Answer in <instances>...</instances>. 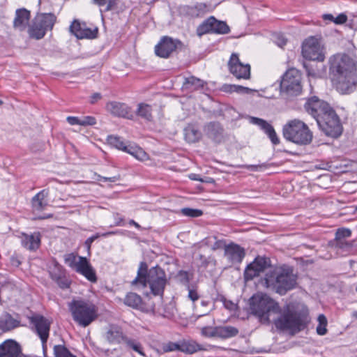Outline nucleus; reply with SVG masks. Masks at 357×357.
<instances>
[{"mask_svg": "<svg viewBox=\"0 0 357 357\" xmlns=\"http://www.w3.org/2000/svg\"><path fill=\"white\" fill-rule=\"evenodd\" d=\"M347 20V15L343 13H341L337 17H335L334 23L336 24H342L346 22Z\"/></svg>", "mask_w": 357, "mask_h": 357, "instance_id": "nucleus-59", "label": "nucleus"}, {"mask_svg": "<svg viewBox=\"0 0 357 357\" xmlns=\"http://www.w3.org/2000/svg\"><path fill=\"white\" fill-rule=\"evenodd\" d=\"M217 327L206 326L202 329V335L208 337H217Z\"/></svg>", "mask_w": 357, "mask_h": 357, "instance_id": "nucleus-46", "label": "nucleus"}, {"mask_svg": "<svg viewBox=\"0 0 357 357\" xmlns=\"http://www.w3.org/2000/svg\"><path fill=\"white\" fill-rule=\"evenodd\" d=\"M123 344L127 349L132 350L142 356H145L144 348L140 342L137 340L126 336V337H124Z\"/></svg>", "mask_w": 357, "mask_h": 357, "instance_id": "nucleus-30", "label": "nucleus"}, {"mask_svg": "<svg viewBox=\"0 0 357 357\" xmlns=\"http://www.w3.org/2000/svg\"><path fill=\"white\" fill-rule=\"evenodd\" d=\"M204 85V82L195 77H190L185 79L183 87L189 90H197L202 88Z\"/></svg>", "mask_w": 357, "mask_h": 357, "instance_id": "nucleus-34", "label": "nucleus"}, {"mask_svg": "<svg viewBox=\"0 0 357 357\" xmlns=\"http://www.w3.org/2000/svg\"><path fill=\"white\" fill-rule=\"evenodd\" d=\"M30 12L25 8L17 9L13 21V26L20 31H24L28 25Z\"/></svg>", "mask_w": 357, "mask_h": 357, "instance_id": "nucleus-20", "label": "nucleus"}, {"mask_svg": "<svg viewBox=\"0 0 357 357\" xmlns=\"http://www.w3.org/2000/svg\"><path fill=\"white\" fill-rule=\"evenodd\" d=\"M185 139L189 143L198 142L202 137V133L199 129L193 126L188 125L184 130Z\"/></svg>", "mask_w": 357, "mask_h": 357, "instance_id": "nucleus-28", "label": "nucleus"}, {"mask_svg": "<svg viewBox=\"0 0 357 357\" xmlns=\"http://www.w3.org/2000/svg\"><path fill=\"white\" fill-rule=\"evenodd\" d=\"M301 74L295 69H289L283 75L280 82L282 91L290 96H296L301 91Z\"/></svg>", "mask_w": 357, "mask_h": 357, "instance_id": "nucleus-8", "label": "nucleus"}, {"mask_svg": "<svg viewBox=\"0 0 357 357\" xmlns=\"http://www.w3.org/2000/svg\"><path fill=\"white\" fill-rule=\"evenodd\" d=\"M317 123L328 136L337 137L342 132V126L339 117L332 107L321 118H318Z\"/></svg>", "mask_w": 357, "mask_h": 357, "instance_id": "nucleus-7", "label": "nucleus"}, {"mask_svg": "<svg viewBox=\"0 0 357 357\" xmlns=\"http://www.w3.org/2000/svg\"><path fill=\"white\" fill-rule=\"evenodd\" d=\"M181 211L183 215L193 218L199 217L202 215V211L201 210L190 208H183Z\"/></svg>", "mask_w": 357, "mask_h": 357, "instance_id": "nucleus-44", "label": "nucleus"}, {"mask_svg": "<svg viewBox=\"0 0 357 357\" xmlns=\"http://www.w3.org/2000/svg\"><path fill=\"white\" fill-rule=\"evenodd\" d=\"M250 309L261 323L269 324L272 319L280 329L300 331L304 324L300 313L292 310L289 305H286L282 310L278 303L266 294L253 295L250 299Z\"/></svg>", "mask_w": 357, "mask_h": 357, "instance_id": "nucleus-1", "label": "nucleus"}, {"mask_svg": "<svg viewBox=\"0 0 357 357\" xmlns=\"http://www.w3.org/2000/svg\"><path fill=\"white\" fill-rule=\"evenodd\" d=\"M73 318L79 326L86 327L98 317L96 306L83 300H73L68 304Z\"/></svg>", "mask_w": 357, "mask_h": 357, "instance_id": "nucleus-6", "label": "nucleus"}, {"mask_svg": "<svg viewBox=\"0 0 357 357\" xmlns=\"http://www.w3.org/2000/svg\"><path fill=\"white\" fill-rule=\"evenodd\" d=\"M225 255L232 263H240L245 256L244 250L239 245L230 244L225 246Z\"/></svg>", "mask_w": 357, "mask_h": 357, "instance_id": "nucleus-19", "label": "nucleus"}, {"mask_svg": "<svg viewBox=\"0 0 357 357\" xmlns=\"http://www.w3.org/2000/svg\"><path fill=\"white\" fill-rule=\"evenodd\" d=\"M189 178L191 180L199 181H201V182L211 183V182L213 181V179L211 178H206V179H204V178H201L199 174H190L189 176Z\"/></svg>", "mask_w": 357, "mask_h": 357, "instance_id": "nucleus-56", "label": "nucleus"}, {"mask_svg": "<svg viewBox=\"0 0 357 357\" xmlns=\"http://www.w3.org/2000/svg\"><path fill=\"white\" fill-rule=\"evenodd\" d=\"M96 123V119L93 116H84L81 119V126H93Z\"/></svg>", "mask_w": 357, "mask_h": 357, "instance_id": "nucleus-53", "label": "nucleus"}, {"mask_svg": "<svg viewBox=\"0 0 357 357\" xmlns=\"http://www.w3.org/2000/svg\"><path fill=\"white\" fill-rule=\"evenodd\" d=\"M75 270L83 275L91 282H96L97 280L95 271L85 257H78L77 264Z\"/></svg>", "mask_w": 357, "mask_h": 357, "instance_id": "nucleus-17", "label": "nucleus"}, {"mask_svg": "<svg viewBox=\"0 0 357 357\" xmlns=\"http://www.w3.org/2000/svg\"><path fill=\"white\" fill-rule=\"evenodd\" d=\"M22 349L19 343L9 339L0 344V357H20Z\"/></svg>", "mask_w": 357, "mask_h": 357, "instance_id": "nucleus-16", "label": "nucleus"}, {"mask_svg": "<svg viewBox=\"0 0 357 357\" xmlns=\"http://www.w3.org/2000/svg\"><path fill=\"white\" fill-rule=\"evenodd\" d=\"M234 91L239 93H249L251 91H252V89H250L248 87H244V86H240V85H235V87H234Z\"/></svg>", "mask_w": 357, "mask_h": 357, "instance_id": "nucleus-58", "label": "nucleus"}, {"mask_svg": "<svg viewBox=\"0 0 357 357\" xmlns=\"http://www.w3.org/2000/svg\"><path fill=\"white\" fill-rule=\"evenodd\" d=\"M188 296L192 302L197 301L199 298V296L197 291L193 289H188Z\"/></svg>", "mask_w": 357, "mask_h": 357, "instance_id": "nucleus-57", "label": "nucleus"}, {"mask_svg": "<svg viewBox=\"0 0 357 357\" xmlns=\"http://www.w3.org/2000/svg\"><path fill=\"white\" fill-rule=\"evenodd\" d=\"M96 34L97 29L91 30L83 26L81 31L77 33V38H94L96 37Z\"/></svg>", "mask_w": 357, "mask_h": 357, "instance_id": "nucleus-42", "label": "nucleus"}, {"mask_svg": "<svg viewBox=\"0 0 357 357\" xmlns=\"http://www.w3.org/2000/svg\"><path fill=\"white\" fill-rule=\"evenodd\" d=\"M123 303L127 306L134 309L140 310L146 312H154L155 305L153 302L147 303V307L142 304V300L140 296L136 293L130 292L124 298Z\"/></svg>", "mask_w": 357, "mask_h": 357, "instance_id": "nucleus-15", "label": "nucleus"}, {"mask_svg": "<svg viewBox=\"0 0 357 357\" xmlns=\"http://www.w3.org/2000/svg\"><path fill=\"white\" fill-rule=\"evenodd\" d=\"M107 142L109 145L122 151H123V148L127 145L120 137L116 136L108 137Z\"/></svg>", "mask_w": 357, "mask_h": 357, "instance_id": "nucleus-39", "label": "nucleus"}, {"mask_svg": "<svg viewBox=\"0 0 357 357\" xmlns=\"http://www.w3.org/2000/svg\"><path fill=\"white\" fill-rule=\"evenodd\" d=\"M205 132L206 135L213 140H218L222 135V129L218 123H210L205 126Z\"/></svg>", "mask_w": 357, "mask_h": 357, "instance_id": "nucleus-32", "label": "nucleus"}, {"mask_svg": "<svg viewBox=\"0 0 357 357\" xmlns=\"http://www.w3.org/2000/svg\"><path fill=\"white\" fill-rule=\"evenodd\" d=\"M302 54L306 59L312 61H323L325 58L324 47L315 37H310L303 42Z\"/></svg>", "mask_w": 357, "mask_h": 357, "instance_id": "nucleus-9", "label": "nucleus"}, {"mask_svg": "<svg viewBox=\"0 0 357 357\" xmlns=\"http://www.w3.org/2000/svg\"><path fill=\"white\" fill-rule=\"evenodd\" d=\"M82 26L79 22L74 21L70 26V30L77 38V33L81 31Z\"/></svg>", "mask_w": 357, "mask_h": 357, "instance_id": "nucleus-51", "label": "nucleus"}, {"mask_svg": "<svg viewBox=\"0 0 357 357\" xmlns=\"http://www.w3.org/2000/svg\"><path fill=\"white\" fill-rule=\"evenodd\" d=\"M67 121L70 124V125H81V119H79L77 117H75V116H68L67 117Z\"/></svg>", "mask_w": 357, "mask_h": 357, "instance_id": "nucleus-61", "label": "nucleus"}, {"mask_svg": "<svg viewBox=\"0 0 357 357\" xmlns=\"http://www.w3.org/2000/svg\"><path fill=\"white\" fill-rule=\"evenodd\" d=\"M238 333V330L231 326H217V337L227 339L234 337Z\"/></svg>", "mask_w": 357, "mask_h": 357, "instance_id": "nucleus-31", "label": "nucleus"}, {"mask_svg": "<svg viewBox=\"0 0 357 357\" xmlns=\"http://www.w3.org/2000/svg\"><path fill=\"white\" fill-rule=\"evenodd\" d=\"M195 9L197 10V15H203L207 12H209L211 8L205 3H199L195 6Z\"/></svg>", "mask_w": 357, "mask_h": 357, "instance_id": "nucleus-49", "label": "nucleus"}, {"mask_svg": "<svg viewBox=\"0 0 357 357\" xmlns=\"http://www.w3.org/2000/svg\"><path fill=\"white\" fill-rule=\"evenodd\" d=\"M64 260L67 264L75 269L76 264H77L78 257H77L73 254H68L65 255Z\"/></svg>", "mask_w": 357, "mask_h": 357, "instance_id": "nucleus-47", "label": "nucleus"}, {"mask_svg": "<svg viewBox=\"0 0 357 357\" xmlns=\"http://www.w3.org/2000/svg\"><path fill=\"white\" fill-rule=\"evenodd\" d=\"M275 43L279 47H282L286 45L287 40L282 36L278 35Z\"/></svg>", "mask_w": 357, "mask_h": 357, "instance_id": "nucleus-62", "label": "nucleus"}, {"mask_svg": "<svg viewBox=\"0 0 357 357\" xmlns=\"http://www.w3.org/2000/svg\"><path fill=\"white\" fill-rule=\"evenodd\" d=\"M56 357H76L72 354L66 347L61 345H56L54 347Z\"/></svg>", "mask_w": 357, "mask_h": 357, "instance_id": "nucleus-43", "label": "nucleus"}, {"mask_svg": "<svg viewBox=\"0 0 357 357\" xmlns=\"http://www.w3.org/2000/svg\"><path fill=\"white\" fill-rule=\"evenodd\" d=\"M230 73L237 79H248L250 77V66L240 61L237 54H232L228 62Z\"/></svg>", "mask_w": 357, "mask_h": 357, "instance_id": "nucleus-13", "label": "nucleus"}, {"mask_svg": "<svg viewBox=\"0 0 357 357\" xmlns=\"http://www.w3.org/2000/svg\"><path fill=\"white\" fill-rule=\"evenodd\" d=\"M284 137L299 145L310 144L312 139V133L308 126L298 119L289 121L283 127Z\"/></svg>", "mask_w": 357, "mask_h": 357, "instance_id": "nucleus-5", "label": "nucleus"}, {"mask_svg": "<svg viewBox=\"0 0 357 357\" xmlns=\"http://www.w3.org/2000/svg\"><path fill=\"white\" fill-rule=\"evenodd\" d=\"M55 281L57 282L58 285L62 289H66L69 287L70 282L68 279L66 278L65 275H63L62 277H61V278Z\"/></svg>", "mask_w": 357, "mask_h": 357, "instance_id": "nucleus-52", "label": "nucleus"}, {"mask_svg": "<svg viewBox=\"0 0 357 357\" xmlns=\"http://www.w3.org/2000/svg\"><path fill=\"white\" fill-rule=\"evenodd\" d=\"M151 112V107L147 104L141 103L138 105L137 114L147 121L153 119Z\"/></svg>", "mask_w": 357, "mask_h": 357, "instance_id": "nucleus-36", "label": "nucleus"}, {"mask_svg": "<svg viewBox=\"0 0 357 357\" xmlns=\"http://www.w3.org/2000/svg\"><path fill=\"white\" fill-rule=\"evenodd\" d=\"M48 191L43 190L36 194L31 200V205L34 211H42L47 206V197Z\"/></svg>", "mask_w": 357, "mask_h": 357, "instance_id": "nucleus-23", "label": "nucleus"}, {"mask_svg": "<svg viewBox=\"0 0 357 357\" xmlns=\"http://www.w3.org/2000/svg\"><path fill=\"white\" fill-rule=\"evenodd\" d=\"M175 312H176V308H175L174 304L172 303H169V304H167L165 306L162 315L165 317L171 318L174 315Z\"/></svg>", "mask_w": 357, "mask_h": 357, "instance_id": "nucleus-45", "label": "nucleus"}, {"mask_svg": "<svg viewBox=\"0 0 357 357\" xmlns=\"http://www.w3.org/2000/svg\"><path fill=\"white\" fill-rule=\"evenodd\" d=\"M123 151L130 154L140 161L149 160L148 154L139 146L135 144H128L123 148Z\"/></svg>", "mask_w": 357, "mask_h": 357, "instance_id": "nucleus-27", "label": "nucleus"}, {"mask_svg": "<svg viewBox=\"0 0 357 357\" xmlns=\"http://www.w3.org/2000/svg\"><path fill=\"white\" fill-rule=\"evenodd\" d=\"M351 231L349 229L342 228L336 231V238L338 239L347 238L351 236Z\"/></svg>", "mask_w": 357, "mask_h": 357, "instance_id": "nucleus-50", "label": "nucleus"}, {"mask_svg": "<svg viewBox=\"0 0 357 357\" xmlns=\"http://www.w3.org/2000/svg\"><path fill=\"white\" fill-rule=\"evenodd\" d=\"M249 121L252 124L259 126L263 130H264L273 144H279L280 140L274 128L267 121L262 119L254 116H250Z\"/></svg>", "mask_w": 357, "mask_h": 357, "instance_id": "nucleus-18", "label": "nucleus"}, {"mask_svg": "<svg viewBox=\"0 0 357 357\" xmlns=\"http://www.w3.org/2000/svg\"><path fill=\"white\" fill-rule=\"evenodd\" d=\"M304 107L305 111L314 118L317 121L318 118H321L331 109L328 102L319 99L316 96L307 99Z\"/></svg>", "mask_w": 357, "mask_h": 357, "instance_id": "nucleus-12", "label": "nucleus"}, {"mask_svg": "<svg viewBox=\"0 0 357 357\" xmlns=\"http://www.w3.org/2000/svg\"><path fill=\"white\" fill-rule=\"evenodd\" d=\"M296 284V276L290 268H274L269 273H266L264 284L280 295L285 294Z\"/></svg>", "mask_w": 357, "mask_h": 357, "instance_id": "nucleus-4", "label": "nucleus"}, {"mask_svg": "<svg viewBox=\"0 0 357 357\" xmlns=\"http://www.w3.org/2000/svg\"><path fill=\"white\" fill-rule=\"evenodd\" d=\"M126 336L120 328L114 326H110L105 335L106 340L109 344L123 343Z\"/></svg>", "mask_w": 357, "mask_h": 357, "instance_id": "nucleus-22", "label": "nucleus"}, {"mask_svg": "<svg viewBox=\"0 0 357 357\" xmlns=\"http://www.w3.org/2000/svg\"><path fill=\"white\" fill-rule=\"evenodd\" d=\"M20 326V321L14 319L10 314L3 313L0 316V331H10Z\"/></svg>", "mask_w": 357, "mask_h": 357, "instance_id": "nucleus-25", "label": "nucleus"}, {"mask_svg": "<svg viewBox=\"0 0 357 357\" xmlns=\"http://www.w3.org/2000/svg\"><path fill=\"white\" fill-rule=\"evenodd\" d=\"M50 275L52 280H56L64 275L62 267L57 263H54L53 268H50Z\"/></svg>", "mask_w": 357, "mask_h": 357, "instance_id": "nucleus-40", "label": "nucleus"}, {"mask_svg": "<svg viewBox=\"0 0 357 357\" xmlns=\"http://www.w3.org/2000/svg\"><path fill=\"white\" fill-rule=\"evenodd\" d=\"M205 244L213 250L222 248L223 247L225 248L226 246L223 241L217 239L216 236H214L206 238L205 239Z\"/></svg>", "mask_w": 357, "mask_h": 357, "instance_id": "nucleus-37", "label": "nucleus"}, {"mask_svg": "<svg viewBox=\"0 0 357 357\" xmlns=\"http://www.w3.org/2000/svg\"><path fill=\"white\" fill-rule=\"evenodd\" d=\"M233 87H235V84H225L223 86L222 89L225 92H234V88Z\"/></svg>", "mask_w": 357, "mask_h": 357, "instance_id": "nucleus-64", "label": "nucleus"}, {"mask_svg": "<svg viewBox=\"0 0 357 357\" xmlns=\"http://www.w3.org/2000/svg\"><path fill=\"white\" fill-rule=\"evenodd\" d=\"M229 31V28L225 22H221V21H218L215 18V22H213V32L212 33L225 34V33H228Z\"/></svg>", "mask_w": 357, "mask_h": 357, "instance_id": "nucleus-38", "label": "nucleus"}, {"mask_svg": "<svg viewBox=\"0 0 357 357\" xmlns=\"http://www.w3.org/2000/svg\"><path fill=\"white\" fill-rule=\"evenodd\" d=\"M177 279L182 283H187L189 281V275L188 272L181 271L178 272L176 276Z\"/></svg>", "mask_w": 357, "mask_h": 357, "instance_id": "nucleus-54", "label": "nucleus"}, {"mask_svg": "<svg viewBox=\"0 0 357 357\" xmlns=\"http://www.w3.org/2000/svg\"><path fill=\"white\" fill-rule=\"evenodd\" d=\"M100 178L98 179L100 181H109V182H116L120 180V175H115L112 177H104V176H99Z\"/></svg>", "mask_w": 357, "mask_h": 357, "instance_id": "nucleus-60", "label": "nucleus"}, {"mask_svg": "<svg viewBox=\"0 0 357 357\" xmlns=\"http://www.w3.org/2000/svg\"><path fill=\"white\" fill-rule=\"evenodd\" d=\"M21 241L22 244L24 248L30 250H35L39 248L40 243V235L37 232L30 235L23 234Z\"/></svg>", "mask_w": 357, "mask_h": 357, "instance_id": "nucleus-24", "label": "nucleus"}, {"mask_svg": "<svg viewBox=\"0 0 357 357\" xmlns=\"http://www.w3.org/2000/svg\"><path fill=\"white\" fill-rule=\"evenodd\" d=\"M329 70L333 84L340 93L352 92L357 84V63L351 56L336 54L329 59Z\"/></svg>", "mask_w": 357, "mask_h": 357, "instance_id": "nucleus-2", "label": "nucleus"}, {"mask_svg": "<svg viewBox=\"0 0 357 357\" xmlns=\"http://www.w3.org/2000/svg\"><path fill=\"white\" fill-rule=\"evenodd\" d=\"M178 44V40L165 36L155 46V52L160 57L167 58L176 49Z\"/></svg>", "mask_w": 357, "mask_h": 357, "instance_id": "nucleus-14", "label": "nucleus"}, {"mask_svg": "<svg viewBox=\"0 0 357 357\" xmlns=\"http://www.w3.org/2000/svg\"><path fill=\"white\" fill-rule=\"evenodd\" d=\"M31 323L33 325L35 331L41 340L44 354L47 349L46 342L49 337L51 321L43 316L36 314L31 317Z\"/></svg>", "mask_w": 357, "mask_h": 357, "instance_id": "nucleus-11", "label": "nucleus"}, {"mask_svg": "<svg viewBox=\"0 0 357 357\" xmlns=\"http://www.w3.org/2000/svg\"><path fill=\"white\" fill-rule=\"evenodd\" d=\"M10 263L14 266H19L21 264V261L17 256H12L10 257Z\"/></svg>", "mask_w": 357, "mask_h": 357, "instance_id": "nucleus-63", "label": "nucleus"}, {"mask_svg": "<svg viewBox=\"0 0 357 357\" xmlns=\"http://www.w3.org/2000/svg\"><path fill=\"white\" fill-rule=\"evenodd\" d=\"M46 31L47 30L39 24H37V22L35 19L28 30L30 37L37 40L43 38L45 36Z\"/></svg>", "mask_w": 357, "mask_h": 357, "instance_id": "nucleus-33", "label": "nucleus"}, {"mask_svg": "<svg viewBox=\"0 0 357 357\" xmlns=\"http://www.w3.org/2000/svg\"><path fill=\"white\" fill-rule=\"evenodd\" d=\"M274 268L271 266L269 258L264 257H257L252 263H250L245 270V278L252 280L255 277L259 275L261 273L268 271L269 273Z\"/></svg>", "mask_w": 357, "mask_h": 357, "instance_id": "nucleus-10", "label": "nucleus"}, {"mask_svg": "<svg viewBox=\"0 0 357 357\" xmlns=\"http://www.w3.org/2000/svg\"><path fill=\"white\" fill-rule=\"evenodd\" d=\"M165 351H180V344L169 342L164 347Z\"/></svg>", "mask_w": 357, "mask_h": 357, "instance_id": "nucleus-55", "label": "nucleus"}, {"mask_svg": "<svg viewBox=\"0 0 357 357\" xmlns=\"http://www.w3.org/2000/svg\"><path fill=\"white\" fill-rule=\"evenodd\" d=\"M149 284L151 292L155 295H162L166 284L165 273L159 267L151 268L147 272V266L141 263L137 278L132 282V284H139L144 287Z\"/></svg>", "mask_w": 357, "mask_h": 357, "instance_id": "nucleus-3", "label": "nucleus"}, {"mask_svg": "<svg viewBox=\"0 0 357 357\" xmlns=\"http://www.w3.org/2000/svg\"><path fill=\"white\" fill-rule=\"evenodd\" d=\"M115 1L116 0H93L94 3L100 6L107 5L105 10H111L115 4Z\"/></svg>", "mask_w": 357, "mask_h": 357, "instance_id": "nucleus-48", "label": "nucleus"}, {"mask_svg": "<svg viewBox=\"0 0 357 357\" xmlns=\"http://www.w3.org/2000/svg\"><path fill=\"white\" fill-rule=\"evenodd\" d=\"M319 325L317 327V332L320 335H324L326 333L327 319L324 314H319L318 317Z\"/></svg>", "mask_w": 357, "mask_h": 357, "instance_id": "nucleus-41", "label": "nucleus"}, {"mask_svg": "<svg viewBox=\"0 0 357 357\" xmlns=\"http://www.w3.org/2000/svg\"><path fill=\"white\" fill-rule=\"evenodd\" d=\"M202 345L193 340L183 341L180 343V351L185 354H192L198 351L205 350Z\"/></svg>", "mask_w": 357, "mask_h": 357, "instance_id": "nucleus-29", "label": "nucleus"}, {"mask_svg": "<svg viewBox=\"0 0 357 357\" xmlns=\"http://www.w3.org/2000/svg\"><path fill=\"white\" fill-rule=\"evenodd\" d=\"M213 22H215V17H210L205 20L197 28V34L199 36H202L204 34L213 32Z\"/></svg>", "mask_w": 357, "mask_h": 357, "instance_id": "nucleus-35", "label": "nucleus"}, {"mask_svg": "<svg viewBox=\"0 0 357 357\" xmlns=\"http://www.w3.org/2000/svg\"><path fill=\"white\" fill-rule=\"evenodd\" d=\"M34 19L36 20L37 24H39L47 31L51 30L56 22V17L52 13L39 14Z\"/></svg>", "mask_w": 357, "mask_h": 357, "instance_id": "nucleus-26", "label": "nucleus"}, {"mask_svg": "<svg viewBox=\"0 0 357 357\" xmlns=\"http://www.w3.org/2000/svg\"><path fill=\"white\" fill-rule=\"evenodd\" d=\"M106 109L114 116L128 118L129 107L123 103L110 102L107 104Z\"/></svg>", "mask_w": 357, "mask_h": 357, "instance_id": "nucleus-21", "label": "nucleus"}]
</instances>
